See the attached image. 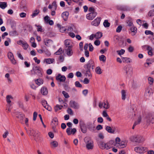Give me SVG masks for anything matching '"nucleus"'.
Wrapping results in <instances>:
<instances>
[{"label":"nucleus","instance_id":"1","mask_svg":"<svg viewBox=\"0 0 154 154\" xmlns=\"http://www.w3.org/2000/svg\"><path fill=\"white\" fill-rule=\"evenodd\" d=\"M130 140L133 142L140 143L144 142L145 139L142 136L135 135L131 136L130 137Z\"/></svg>","mask_w":154,"mask_h":154},{"label":"nucleus","instance_id":"2","mask_svg":"<svg viewBox=\"0 0 154 154\" xmlns=\"http://www.w3.org/2000/svg\"><path fill=\"white\" fill-rule=\"evenodd\" d=\"M84 141L86 144V147L88 149H92L94 147V142L89 137H86L84 139Z\"/></svg>","mask_w":154,"mask_h":154},{"label":"nucleus","instance_id":"3","mask_svg":"<svg viewBox=\"0 0 154 154\" xmlns=\"http://www.w3.org/2000/svg\"><path fill=\"white\" fill-rule=\"evenodd\" d=\"M134 150L137 153L143 154L147 151V148L145 147L138 146L135 147L134 148Z\"/></svg>","mask_w":154,"mask_h":154},{"label":"nucleus","instance_id":"4","mask_svg":"<svg viewBox=\"0 0 154 154\" xmlns=\"http://www.w3.org/2000/svg\"><path fill=\"white\" fill-rule=\"evenodd\" d=\"M99 106L100 108L103 107L104 108L106 109H108L110 107L109 102L107 100L104 101L103 102H100L99 103Z\"/></svg>","mask_w":154,"mask_h":154},{"label":"nucleus","instance_id":"5","mask_svg":"<svg viewBox=\"0 0 154 154\" xmlns=\"http://www.w3.org/2000/svg\"><path fill=\"white\" fill-rule=\"evenodd\" d=\"M124 70L125 71L126 75L127 76L131 75L132 74L133 69L131 66H127L125 67L124 68Z\"/></svg>","mask_w":154,"mask_h":154},{"label":"nucleus","instance_id":"6","mask_svg":"<svg viewBox=\"0 0 154 154\" xmlns=\"http://www.w3.org/2000/svg\"><path fill=\"white\" fill-rule=\"evenodd\" d=\"M17 43L19 45H22V46L24 50H26L29 47V45L25 41L19 40L17 41Z\"/></svg>","mask_w":154,"mask_h":154},{"label":"nucleus","instance_id":"7","mask_svg":"<svg viewBox=\"0 0 154 154\" xmlns=\"http://www.w3.org/2000/svg\"><path fill=\"white\" fill-rule=\"evenodd\" d=\"M94 63L93 61L92 60H90L85 65V69H93L94 67Z\"/></svg>","mask_w":154,"mask_h":154},{"label":"nucleus","instance_id":"8","mask_svg":"<svg viewBox=\"0 0 154 154\" xmlns=\"http://www.w3.org/2000/svg\"><path fill=\"white\" fill-rule=\"evenodd\" d=\"M97 14L96 12L89 13L86 15V18L89 20H92L96 17Z\"/></svg>","mask_w":154,"mask_h":154},{"label":"nucleus","instance_id":"9","mask_svg":"<svg viewBox=\"0 0 154 154\" xmlns=\"http://www.w3.org/2000/svg\"><path fill=\"white\" fill-rule=\"evenodd\" d=\"M32 70L36 74L39 75H41L42 74V69L40 67L34 66Z\"/></svg>","mask_w":154,"mask_h":154},{"label":"nucleus","instance_id":"10","mask_svg":"<svg viewBox=\"0 0 154 154\" xmlns=\"http://www.w3.org/2000/svg\"><path fill=\"white\" fill-rule=\"evenodd\" d=\"M101 19L100 17H97L93 21H92L91 23V25L97 26L99 25Z\"/></svg>","mask_w":154,"mask_h":154},{"label":"nucleus","instance_id":"11","mask_svg":"<svg viewBox=\"0 0 154 154\" xmlns=\"http://www.w3.org/2000/svg\"><path fill=\"white\" fill-rule=\"evenodd\" d=\"M8 58L10 60L11 62L13 64L15 65L16 64V61L14 59V55L12 52H8Z\"/></svg>","mask_w":154,"mask_h":154},{"label":"nucleus","instance_id":"12","mask_svg":"<svg viewBox=\"0 0 154 154\" xmlns=\"http://www.w3.org/2000/svg\"><path fill=\"white\" fill-rule=\"evenodd\" d=\"M56 79L58 82H64L66 80V78L65 76L59 74L56 76Z\"/></svg>","mask_w":154,"mask_h":154},{"label":"nucleus","instance_id":"13","mask_svg":"<svg viewBox=\"0 0 154 154\" xmlns=\"http://www.w3.org/2000/svg\"><path fill=\"white\" fill-rule=\"evenodd\" d=\"M105 130L109 133L110 134H114L115 133V128H112L109 126L106 125L105 126Z\"/></svg>","mask_w":154,"mask_h":154},{"label":"nucleus","instance_id":"14","mask_svg":"<svg viewBox=\"0 0 154 154\" xmlns=\"http://www.w3.org/2000/svg\"><path fill=\"white\" fill-rule=\"evenodd\" d=\"M66 132L68 135H69L72 134H74L76 132V130L75 128H67Z\"/></svg>","mask_w":154,"mask_h":154},{"label":"nucleus","instance_id":"15","mask_svg":"<svg viewBox=\"0 0 154 154\" xmlns=\"http://www.w3.org/2000/svg\"><path fill=\"white\" fill-rule=\"evenodd\" d=\"M42 103L43 106L47 110L49 111L51 110V108L48 104L47 101L45 100H42L41 101Z\"/></svg>","mask_w":154,"mask_h":154},{"label":"nucleus","instance_id":"16","mask_svg":"<svg viewBox=\"0 0 154 154\" xmlns=\"http://www.w3.org/2000/svg\"><path fill=\"white\" fill-rule=\"evenodd\" d=\"M122 99L125 100L126 98L127 95V91L125 90H122L121 91Z\"/></svg>","mask_w":154,"mask_h":154},{"label":"nucleus","instance_id":"17","mask_svg":"<svg viewBox=\"0 0 154 154\" xmlns=\"http://www.w3.org/2000/svg\"><path fill=\"white\" fill-rule=\"evenodd\" d=\"M70 104L72 108L75 109H78L79 108V106L78 103L74 101H71L70 102Z\"/></svg>","mask_w":154,"mask_h":154},{"label":"nucleus","instance_id":"18","mask_svg":"<svg viewBox=\"0 0 154 154\" xmlns=\"http://www.w3.org/2000/svg\"><path fill=\"white\" fill-rule=\"evenodd\" d=\"M64 44L66 46V48H67L68 47L72 48V42L69 39H67L65 41Z\"/></svg>","mask_w":154,"mask_h":154},{"label":"nucleus","instance_id":"19","mask_svg":"<svg viewBox=\"0 0 154 154\" xmlns=\"http://www.w3.org/2000/svg\"><path fill=\"white\" fill-rule=\"evenodd\" d=\"M65 53L68 56H72L73 54L72 48L68 47L67 48H66Z\"/></svg>","mask_w":154,"mask_h":154},{"label":"nucleus","instance_id":"20","mask_svg":"<svg viewBox=\"0 0 154 154\" xmlns=\"http://www.w3.org/2000/svg\"><path fill=\"white\" fill-rule=\"evenodd\" d=\"M40 92L43 95H46L48 94V91L46 87H43L41 88Z\"/></svg>","mask_w":154,"mask_h":154},{"label":"nucleus","instance_id":"21","mask_svg":"<svg viewBox=\"0 0 154 154\" xmlns=\"http://www.w3.org/2000/svg\"><path fill=\"white\" fill-rule=\"evenodd\" d=\"M116 147L119 148H124L126 147L127 145V143L125 141H121Z\"/></svg>","mask_w":154,"mask_h":154},{"label":"nucleus","instance_id":"22","mask_svg":"<svg viewBox=\"0 0 154 154\" xmlns=\"http://www.w3.org/2000/svg\"><path fill=\"white\" fill-rule=\"evenodd\" d=\"M55 61V60L53 58H47L44 60L43 62L47 64H50L53 63Z\"/></svg>","mask_w":154,"mask_h":154},{"label":"nucleus","instance_id":"23","mask_svg":"<svg viewBox=\"0 0 154 154\" xmlns=\"http://www.w3.org/2000/svg\"><path fill=\"white\" fill-rule=\"evenodd\" d=\"M30 132L31 135L35 137V139L37 138L39 136L40 133L39 132H35L33 130H30Z\"/></svg>","mask_w":154,"mask_h":154},{"label":"nucleus","instance_id":"24","mask_svg":"<svg viewBox=\"0 0 154 154\" xmlns=\"http://www.w3.org/2000/svg\"><path fill=\"white\" fill-rule=\"evenodd\" d=\"M35 83L38 86L42 85L44 83V80L41 78H38L35 80Z\"/></svg>","mask_w":154,"mask_h":154},{"label":"nucleus","instance_id":"25","mask_svg":"<svg viewBox=\"0 0 154 154\" xmlns=\"http://www.w3.org/2000/svg\"><path fill=\"white\" fill-rule=\"evenodd\" d=\"M69 15V12L67 11H65L62 13L61 16L63 19L66 21L67 20Z\"/></svg>","mask_w":154,"mask_h":154},{"label":"nucleus","instance_id":"26","mask_svg":"<svg viewBox=\"0 0 154 154\" xmlns=\"http://www.w3.org/2000/svg\"><path fill=\"white\" fill-rule=\"evenodd\" d=\"M122 59L123 63H130L132 61L131 59L129 57H122Z\"/></svg>","mask_w":154,"mask_h":154},{"label":"nucleus","instance_id":"27","mask_svg":"<svg viewBox=\"0 0 154 154\" xmlns=\"http://www.w3.org/2000/svg\"><path fill=\"white\" fill-rule=\"evenodd\" d=\"M58 120L56 118H54L52 121L51 125L52 126L53 128H54L55 127L58 125Z\"/></svg>","mask_w":154,"mask_h":154},{"label":"nucleus","instance_id":"28","mask_svg":"<svg viewBox=\"0 0 154 154\" xmlns=\"http://www.w3.org/2000/svg\"><path fill=\"white\" fill-rule=\"evenodd\" d=\"M44 42L45 45L48 46H50L53 44V42L52 40L47 38L45 39Z\"/></svg>","mask_w":154,"mask_h":154},{"label":"nucleus","instance_id":"29","mask_svg":"<svg viewBox=\"0 0 154 154\" xmlns=\"http://www.w3.org/2000/svg\"><path fill=\"white\" fill-rule=\"evenodd\" d=\"M50 146L52 148H56L58 146V143L56 141L52 140L50 143Z\"/></svg>","mask_w":154,"mask_h":154},{"label":"nucleus","instance_id":"30","mask_svg":"<svg viewBox=\"0 0 154 154\" xmlns=\"http://www.w3.org/2000/svg\"><path fill=\"white\" fill-rule=\"evenodd\" d=\"M127 26L131 27L134 26L132 19L131 18H129L126 21Z\"/></svg>","mask_w":154,"mask_h":154},{"label":"nucleus","instance_id":"31","mask_svg":"<svg viewBox=\"0 0 154 154\" xmlns=\"http://www.w3.org/2000/svg\"><path fill=\"white\" fill-rule=\"evenodd\" d=\"M130 31L132 32V35H134L137 32V29L134 26L131 27L130 28Z\"/></svg>","mask_w":154,"mask_h":154},{"label":"nucleus","instance_id":"32","mask_svg":"<svg viewBox=\"0 0 154 154\" xmlns=\"http://www.w3.org/2000/svg\"><path fill=\"white\" fill-rule=\"evenodd\" d=\"M57 5L56 4V2L55 1H54L52 3L51 5H50L48 6V8L49 9L53 8L54 10H56L57 8Z\"/></svg>","mask_w":154,"mask_h":154},{"label":"nucleus","instance_id":"33","mask_svg":"<svg viewBox=\"0 0 154 154\" xmlns=\"http://www.w3.org/2000/svg\"><path fill=\"white\" fill-rule=\"evenodd\" d=\"M146 49L148 51V54L150 56H152L153 55V53L152 51V49L151 47L147 45L145 46Z\"/></svg>","mask_w":154,"mask_h":154},{"label":"nucleus","instance_id":"34","mask_svg":"<svg viewBox=\"0 0 154 154\" xmlns=\"http://www.w3.org/2000/svg\"><path fill=\"white\" fill-rule=\"evenodd\" d=\"M102 114L103 117H106V119L108 120L110 122L111 121V119L109 117V115H108L107 113L106 112V111H103L102 112Z\"/></svg>","mask_w":154,"mask_h":154},{"label":"nucleus","instance_id":"35","mask_svg":"<svg viewBox=\"0 0 154 154\" xmlns=\"http://www.w3.org/2000/svg\"><path fill=\"white\" fill-rule=\"evenodd\" d=\"M95 38L96 39H100L103 35L102 33L101 32H97L95 34Z\"/></svg>","mask_w":154,"mask_h":154},{"label":"nucleus","instance_id":"36","mask_svg":"<svg viewBox=\"0 0 154 154\" xmlns=\"http://www.w3.org/2000/svg\"><path fill=\"white\" fill-rule=\"evenodd\" d=\"M154 91V90L153 91L151 92L150 88H148L146 90L145 94L146 95H150L151 94H152L153 93Z\"/></svg>","mask_w":154,"mask_h":154},{"label":"nucleus","instance_id":"37","mask_svg":"<svg viewBox=\"0 0 154 154\" xmlns=\"http://www.w3.org/2000/svg\"><path fill=\"white\" fill-rule=\"evenodd\" d=\"M96 73L98 74H100L102 73V71L100 67L99 66L97 67L95 69Z\"/></svg>","mask_w":154,"mask_h":154},{"label":"nucleus","instance_id":"38","mask_svg":"<svg viewBox=\"0 0 154 154\" xmlns=\"http://www.w3.org/2000/svg\"><path fill=\"white\" fill-rule=\"evenodd\" d=\"M103 25L105 27L107 28L110 26V23L108 22V20H105L103 22Z\"/></svg>","mask_w":154,"mask_h":154},{"label":"nucleus","instance_id":"39","mask_svg":"<svg viewBox=\"0 0 154 154\" xmlns=\"http://www.w3.org/2000/svg\"><path fill=\"white\" fill-rule=\"evenodd\" d=\"M142 119V117L140 116H138L137 120L134 123V126L139 124L140 122Z\"/></svg>","mask_w":154,"mask_h":154},{"label":"nucleus","instance_id":"40","mask_svg":"<svg viewBox=\"0 0 154 154\" xmlns=\"http://www.w3.org/2000/svg\"><path fill=\"white\" fill-rule=\"evenodd\" d=\"M12 97L10 95H8L6 96V101L7 103H11V100H12Z\"/></svg>","mask_w":154,"mask_h":154},{"label":"nucleus","instance_id":"41","mask_svg":"<svg viewBox=\"0 0 154 154\" xmlns=\"http://www.w3.org/2000/svg\"><path fill=\"white\" fill-rule=\"evenodd\" d=\"M7 6V3L5 2H0V8L2 9H4Z\"/></svg>","mask_w":154,"mask_h":154},{"label":"nucleus","instance_id":"42","mask_svg":"<svg viewBox=\"0 0 154 154\" xmlns=\"http://www.w3.org/2000/svg\"><path fill=\"white\" fill-rule=\"evenodd\" d=\"M39 12V11L38 10L36 9L34 10L31 16L32 17H34L37 16Z\"/></svg>","mask_w":154,"mask_h":154},{"label":"nucleus","instance_id":"43","mask_svg":"<svg viewBox=\"0 0 154 154\" xmlns=\"http://www.w3.org/2000/svg\"><path fill=\"white\" fill-rule=\"evenodd\" d=\"M86 70V75L88 77H91V74L90 70V69H85Z\"/></svg>","mask_w":154,"mask_h":154},{"label":"nucleus","instance_id":"44","mask_svg":"<svg viewBox=\"0 0 154 154\" xmlns=\"http://www.w3.org/2000/svg\"><path fill=\"white\" fill-rule=\"evenodd\" d=\"M99 59L100 61L104 62L106 60V57L104 55H102L99 56Z\"/></svg>","mask_w":154,"mask_h":154},{"label":"nucleus","instance_id":"45","mask_svg":"<svg viewBox=\"0 0 154 154\" xmlns=\"http://www.w3.org/2000/svg\"><path fill=\"white\" fill-rule=\"evenodd\" d=\"M11 39L9 38H7V40L5 41L4 42L5 45L7 46L9 45V43H11Z\"/></svg>","mask_w":154,"mask_h":154},{"label":"nucleus","instance_id":"46","mask_svg":"<svg viewBox=\"0 0 154 154\" xmlns=\"http://www.w3.org/2000/svg\"><path fill=\"white\" fill-rule=\"evenodd\" d=\"M105 143L104 142H101L99 143V146L101 149H105Z\"/></svg>","mask_w":154,"mask_h":154},{"label":"nucleus","instance_id":"47","mask_svg":"<svg viewBox=\"0 0 154 154\" xmlns=\"http://www.w3.org/2000/svg\"><path fill=\"white\" fill-rule=\"evenodd\" d=\"M121 142L120 139L119 137H117L115 139V147H116V146L119 145V143Z\"/></svg>","mask_w":154,"mask_h":154},{"label":"nucleus","instance_id":"48","mask_svg":"<svg viewBox=\"0 0 154 154\" xmlns=\"http://www.w3.org/2000/svg\"><path fill=\"white\" fill-rule=\"evenodd\" d=\"M148 79L149 83L150 85H152L154 82L153 79L151 77H149Z\"/></svg>","mask_w":154,"mask_h":154},{"label":"nucleus","instance_id":"49","mask_svg":"<svg viewBox=\"0 0 154 154\" xmlns=\"http://www.w3.org/2000/svg\"><path fill=\"white\" fill-rule=\"evenodd\" d=\"M63 53V51L62 50V48H60L59 50L55 52L54 54L56 55H60L61 54Z\"/></svg>","mask_w":154,"mask_h":154},{"label":"nucleus","instance_id":"50","mask_svg":"<svg viewBox=\"0 0 154 154\" xmlns=\"http://www.w3.org/2000/svg\"><path fill=\"white\" fill-rule=\"evenodd\" d=\"M108 143L111 148L115 147V142L114 141L111 140Z\"/></svg>","mask_w":154,"mask_h":154},{"label":"nucleus","instance_id":"51","mask_svg":"<svg viewBox=\"0 0 154 154\" xmlns=\"http://www.w3.org/2000/svg\"><path fill=\"white\" fill-rule=\"evenodd\" d=\"M117 52L119 55H121L124 53L125 52V51L124 49H121L120 51H117Z\"/></svg>","mask_w":154,"mask_h":154},{"label":"nucleus","instance_id":"52","mask_svg":"<svg viewBox=\"0 0 154 154\" xmlns=\"http://www.w3.org/2000/svg\"><path fill=\"white\" fill-rule=\"evenodd\" d=\"M29 85L30 88L33 89L35 90L37 88L36 86L33 83H30L29 84Z\"/></svg>","mask_w":154,"mask_h":154},{"label":"nucleus","instance_id":"53","mask_svg":"<svg viewBox=\"0 0 154 154\" xmlns=\"http://www.w3.org/2000/svg\"><path fill=\"white\" fill-rule=\"evenodd\" d=\"M148 16L149 17H152L154 15V10L150 11L148 13Z\"/></svg>","mask_w":154,"mask_h":154},{"label":"nucleus","instance_id":"54","mask_svg":"<svg viewBox=\"0 0 154 154\" xmlns=\"http://www.w3.org/2000/svg\"><path fill=\"white\" fill-rule=\"evenodd\" d=\"M67 29H66L65 27H62L60 29V32H66V31Z\"/></svg>","mask_w":154,"mask_h":154},{"label":"nucleus","instance_id":"55","mask_svg":"<svg viewBox=\"0 0 154 154\" xmlns=\"http://www.w3.org/2000/svg\"><path fill=\"white\" fill-rule=\"evenodd\" d=\"M62 94L63 95L64 97L66 98H68L69 97V96L68 94L66 91H62Z\"/></svg>","mask_w":154,"mask_h":154},{"label":"nucleus","instance_id":"56","mask_svg":"<svg viewBox=\"0 0 154 154\" xmlns=\"http://www.w3.org/2000/svg\"><path fill=\"white\" fill-rule=\"evenodd\" d=\"M145 33L147 35L150 34L152 35H153V33L150 30H146L145 32Z\"/></svg>","mask_w":154,"mask_h":154},{"label":"nucleus","instance_id":"57","mask_svg":"<svg viewBox=\"0 0 154 154\" xmlns=\"http://www.w3.org/2000/svg\"><path fill=\"white\" fill-rule=\"evenodd\" d=\"M97 122L99 123H102L103 122V119L102 117H99L97 119Z\"/></svg>","mask_w":154,"mask_h":154},{"label":"nucleus","instance_id":"58","mask_svg":"<svg viewBox=\"0 0 154 154\" xmlns=\"http://www.w3.org/2000/svg\"><path fill=\"white\" fill-rule=\"evenodd\" d=\"M44 52L48 56H49L51 54L50 52L48 49H45L44 50Z\"/></svg>","mask_w":154,"mask_h":154},{"label":"nucleus","instance_id":"59","mask_svg":"<svg viewBox=\"0 0 154 154\" xmlns=\"http://www.w3.org/2000/svg\"><path fill=\"white\" fill-rule=\"evenodd\" d=\"M17 54L18 57L20 59L23 60V57L21 54L19 52L17 51Z\"/></svg>","mask_w":154,"mask_h":154},{"label":"nucleus","instance_id":"60","mask_svg":"<svg viewBox=\"0 0 154 154\" xmlns=\"http://www.w3.org/2000/svg\"><path fill=\"white\" fill-rule=\"evenodd\" d=\"M75 85L76 87L81 88L82 87V85L80 84V82L78 81H76L75 82Z\"/></svg>","mask_w":154,"mask_h":154},{"label":"nucleus","instance_id":"61","mask_svg":"<svg viewBox=\"0 0 154 154\" xmlns=\"http://www.w3.org/2000/svg\"><path fill=\"white\" fill-rule=\"evenodd\" d=\"M35 26L37 27V30L38 31L41 32H43V30L41 26H37L36 25H35Z\"/></svg>","mask_w":154,"mask_h":154},{"label":"nucleus","instance_id":"62","mask_svg":"<svg viewBox=\"0 0 154 154\" xmlns=\"http://www.w3.org/2000/svg\"><path fill=\"white\" fill-rule=\"evenodd\" d=\"M134 49V47L131 46H129L128 48V51L130 52H132L133 51Z\"/></svg>","mask_w":154,"mask_h":154},{"label":"nucleus","instance_id":"63","mask_svg":"<svg viewBox=\"0 0 154 154\" xmlns=\"http://www.w3.org/2000/svg\"><path fill=\"white\" fill-rule=\"evenodd\" d=\"M63 106H62L59 105H56V108H55V110L56 111L59 109H61Z\"/></svg>","mask_w":154,"mask_h":154},{"label":"nucleus","instance_id":"64","mask_svg":"<svg viewBox=\"0 0 154 154\" xmlns=\"http://www.w3.org/2000/svg\"><path fill=\"white\" fill-rule=\"evenodd\" d=\"M103 128V126L100 125H98L96 127V129L98 131L102 129Z\"/></svg>","mask_w":154,"mask_h":154}]
</instances>
